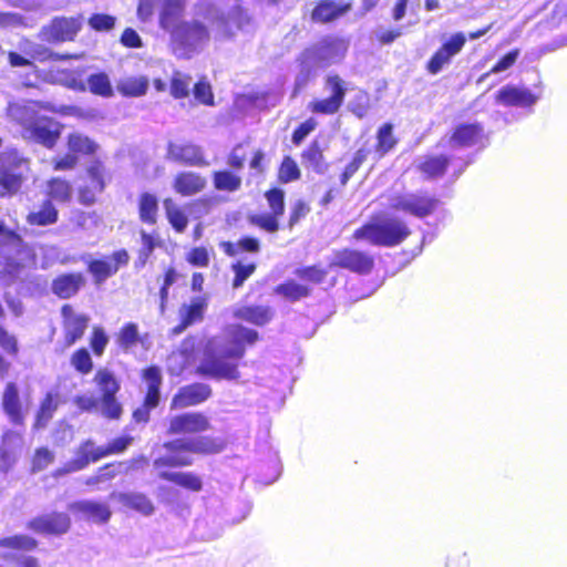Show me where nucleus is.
I'll list each match as a JSON object with an SVG mask.
<instances>
[{"mask_svg": "<svg viewBox=\"0 0 567 567\" xmlns=\"http://www.w3.org/2000/svg\"><path fill=\"white\" fill-rule=\"evenodd\" d=\"M258 339V332L241 324H229L221 336L208 340L198 372L213 379L239 378L237 361L246 352V346Z\"/></svg>", "mask_w": 567, "mask_h": 567, "instance_id": "f257e3e1", "label": "nucleus"}, {"mask_svg": "<svg viewBox=\"0 0 567 567\" xmlns=\"http://www.w3.org/2000/svg\"><path fill=\"white\" fill-rule=\"evenodd\" d=\"M186 0H161L159 25L171 33L173 50L178 58L190 59L210 39L208 28L198 19L179 21Z\"/></svg>", "mask_w": 567, "mask_h": 567, "instance_id": "f03ea898", "label": "nucleus"}, {"mask_svg": "<svg viewBox=\"0 0 567 567\" xmlns=\"http://www.w3.org/2000/svg\"><path fill=\"white\" fill-rule=\"evenodd\" d=\"M195 13L210 24L216 39L230 37L246 22L239 0H199Z\"/></svg>", "mask_w": 567, "mask_h": 567, "instance_id": "7ed1b4c3", "label": "nucleus"}, {"mask_svg": "<svg viewBox=\"0 0 567 567\" xmlns=\"http://www.w3.org/2000/svg\"><path fill=\"white\" fill-rule=\"evenodd\" d=\"M163 447L167 454L154 460L153 466L156 470L190 465L193 463L192 454L218 453L221 451L223 444L209 436H196L168 441L164 443Z\"/></svg>", "mask_w": 567, "mask_h": 567, "instance_id": "20e7f679", "label": "nucleus"}, {"mask_svg": "<svg viewBox=\"0 0 567 567\" xmlns=\"http://www.w3.org/2000/svg\"><path fill=\"white\" fill-rule=\"evenodd\" d=\"M94 382L101 393V399L85 393L76 395L73 400L74 404L81 411L92 412L100 410L107 419H118L122 414V406L115 398L120 390V384L114 374L106 369H101L95 373Z\"/></svg>", "mask_w": 567, "mask_h": 567, "instance_id": "39448f33", "label": "nucleus"}, {"mask_svg": "<svg viewBox=\"0 0 567 567\" xmlns=\"http://www.w3.org/2000/svg\"><path fill=\"white\" fill-rule=\"evenodd\" d=\"M408 225L398 219L389 218L379 223H369L354 231L355 239H365L375 246L392 247L401 244L409 235Z\"/></svg>", "mask_w": 567, "mask_h": 567, "instance_id": "423d86ee", "label": "nucleus"}, {"mask_svg": "<svg viewBox=\"0 0 567 567\" xmlns=\"http://www.w3.org/2000/svg\"><path fill=\"white\" fill-rule=\"evenodd\" d=\"M29 172V159L12 148L0 153V197L19 192Z\"/></svg>", "mask_w": 567, "mask_h": 567, "instance_id": "0eeeda50", "label": "nucleus"}, {"mask_svg": "<svg viewBox=\"0 0 567 567\" xmlns=\"http://www.w3.org/2000/svg\"><path fill=\"white\" fill-rule=\"evenodd\" d=\"M347 49L348 47L343 40L333 37L323 38L303 51L301 64L307 70L311 68H326L340 62Z\"/></svg>", "mask_w": 567, "mask_h": 567, "instance_id": "6e6552de", "label": "nucleus"}, {"mask_svg": "<svg viewBox=\"0 0 567 567\" xmlns=\"http://www.w3.org/2000/svg\"><path fill=\"white\" fill-rule=\"evenodd\" d=\"M472 162L473 158L470 155H427L417 159L416 167L426 179H437L445 174L449 166H452V176L457 179Z\"/></svg>", "mask_w": 567, "mask_h": 567, "instance_id": "1a4fd4ad", "label": "nucleus"}, {"mask_svg": "<svg viewBox=\"0 0 567 567\" xmlns=\"http://www.w3.org/2000/svg\"><path fill=\"white\" fill-rule=\"evenodd\" d=\"M440 200L426 192L406 193L394 196L390 199V207L413 215L417 218H424L434 213Z\"/></svg>", "mask_w": 567, "mask_h": 567, "instance_id": "9d476101", "label": "nucleus"}, {"mask_svg": "<svg viewBox=\"0 0 567 567\" xmlns=\"http://www.w3.org/2000/svg\"><path fill=\"white\" fill-rule=\"evenodd\" d=\"M83 17H55L40 30L39 37L48 43L73 41L81 31Z\"/></svg>", "mask_w": 567, "mask_h": 567, "instance_id": "9b49d317", "label": "nucleus"}, {"mask_svg": "<svg viewBox=\"0 0 567 567\" xmlns=\"http://www.w3.org/2000/svg\"><path fill=\"white\" fill-rule=\"evenodd\" d=\"M324 90L330 92V96L311 102L310 109L317 114L331 115L337 113L343 104L347 93L346 83L339 75L329 74L324 81Z\"/></svg>", "mask_w": 567, "mask_h": 567, "instance_id": "f8f14e48", "label": "nucleus"}, {"mask_svg": "<svg viewBox=\"0 0 567 567\" xmlns=\"http://www.w3.org/2000/svg\"><path fill=\"white\" fill-rule=\"evenodd\" d=\"M540 99V92L535 93L524 85L506 84L495 94V103L504 107H533Z\"/></svg>", "mask_w": 567, "mask_h": 567, "instance_id": "ddd939ff", "label": "nucleus"}, {"mask_svg": "<svg viewBox=\"0 0 567 567\" xmlns=\"http://www.w3.org/2000/svg\"><path fill=\"white\" fill-rule=\"evenodd\" d=\"M22 135L25 140L53 148L61 135V125L54 118L41 115Z\"/></svg>", "mask_w": 567, "mask_h": 567, "instance_id": "4468645a", "label": "nucleus"}, {"mask_svg": "<svg viewBox=\"0 0 567 567\" xmlns=\"http://www.w3.org/2000/svg\"><path fill=\"white\" fill-rule=\"evenodd\" d=\"M483 135V126L478 123L457 125L450 137H443L440 146L449 147L451 154L476 145Z\"/></svg>", "mask_w": 567, "mask_h": 567, "instance_id": "2eb2a0df", "label": "nucleus"}, {"mask_svg": "<svg viewBox=\"0 0 567 567\" xmlns=\"http://www.w3.org/2000/svg\"><path fill=\"white\" fill-rule=\"evenodd\" d=\"M374 266V259L370 255L354 250L343 249L333 252L329 267L348 269L360 275L369 274Z\"/></svg>", "mask_w": 567, "mask_h": 567, "instance_id": "dca6fc26", "label": "nucleus"}, {"mask_svg": "<svg viewBox=\"0 0 567 567\" xmlns=\"http://www.w3.org/2000/svg\"><path fill=\"white\" fill-rule=\"evenodd\" d=\"M466 38L464 33L456 32L445 41L442 47L432 55L426 64V70L431 74H439L446 65H449L452 59L461 52Z\"/></svg>", "mask_w": 567, "mask_h": 567, "instance_id": "f3484780", "label": "nucleus"}, {"mask_svg": "<svg viewBox=\"0 0 567 567\" xmlns=\"http://www.w3.org/2000/svg\"><path fill=\"white\" fill-rule=\"evenodd\" d=\"M167 159L188 165L207 166L200 146L190 142H169L167 145Z\"/></svg>", "mask_w": 567, "mask_h": 567, "instance_id": "a211bd4d", "label": "nucleus"}, {"mask_svg": "<svg viewBox=\"0 0 567 567\" xmlns=\"http://www.w3.org/2000/svg\"><path fill=\"white\" fill-rule=\"evenodd\" d=\"M130 260L128 252L120 249L111 256L110 259H94L87 264L90 274L94 277L96 284H102L107 278L117 272L118 268L125 266Z\"/></svg>", "mask_w": 567, "mask_h": 567, "instance_id": "6ab92c4d", "label": "nucleus"}, {"mask_svg": "<svg viewBox=\"0 0 567 567\" xmlns=\"http://www.w3.org/2000/svg\"><path fill=\"white\" fill-rule=\"evenodd\" d=\"M71 520L68 514L53 512L31 519L28 528L39 534L61 535L69 530Z\"/></svg>", "mask_w": 567, "mask_h": 567, "instance_id": "aec40b11", "label": "nucleus"}, {"mask_svg": "<svg viewBox=\"0 0 567 567\" xmlns=\"http://www.w3.org/2000/svg\"><path fill=\"white\" fill-rule=\"evenodd\" d=\"M40 104L33 101L10 102L7 107L8 118L22 127L25 132L42 115Z\"/></svg>", "mask_w": 567, "mask_h": 567, "instance_id": "412c9836", "label": "nucleus"}, {"mask_svg": "<svg viewBox=\"0 0 567 567\" xmlns=\"http://www.w3.org/2000/svg\"><path fill=\"white\" fill-rule=\"evenodd\" d=\"M209 429L208 419L197 412H186L169 420L168 434L202 433Z\"/></svg>", "mask_w": 567, "mask_h": 567, "instance_id": "4be33fe9", "label": "nucleus"}, {"mask_svg": "<svg viewBox=\"0 0 567 567\" xmlns=\"http://www.w3.org/2000/svg\"><path fill=\"white\" fill-rule=\"evenodd\" d=\"M210 394L212 389L206 383L196 382L182 386L172 400V409L197 405L206 401Z\"/></svg>", "mask_w": 567, "mask_h": 567, "instance_id": "5701e85b", "label": "nucleus"}, {"mask_svg": "<svg viewBox=\"0 0 567 567\" xmlns=\"http://www.w3.org/2000/svg\"><path fill=\"white\" fill-rule=\"evenodd\" d=\"M61 312L64 319L65 343L70 347L83 337L90 318L86 315L75 313L70 305H64Z\"/></svg>", "mask_w": 567, "mask_h": 567, "instance_id": "b1692460", "label": "nucleus"}, {"mask_svg": "<svg viewBox=\"0 0 567 567\" xmlns=\"http://www.w3.org/2000/svg\"><path fill=\"white\" fill-rule=\"evenodd\" d=\"M70 511L83 514L87 519L96 524H105L110 520L112 512L105 503L83 499L76 501L69 506Z\"/></svg>", "mask_w": 567, "mask_h": 567, "instance_id": "393cba45", "label": "nucleus"}, {"mask_svg": "<svg viewBox=\"0 0 567 567\" xmlns=\"http://www.w3.org/2000/svg\"><path fill=\"white\" fill-rule=\"evenodd\" d=\"M85 284L81 272L63 274L56 277L51 285L52 292L61 299H69L75 296Z\"/></svg>", "mask_w": 567, "mask_h": 567, "instance_id": "a878e982", "label": "nucleus"}, {"mask_svg": "<svg viewBox=\"0 0 567 567\" xmlns=\"http://www.w3.org/2000/svg\"><path fill=\"white\" fill-rule=\"evenodd\" d=\"M2 409L13 424L23 422L22 403L18 385L14 382H9L6 385L2 395Z\"/></svg>", "mask_w": 567, "mask_h": 567, "instance_id": "bb28decb", "label": "nucleus"}, {"mask_svg": "<svg viewBox=\"0 0 567 567\" xmlns=\"http://www.w3.org/2000/svg\"><path fill=\"white\" fill-rule=\"evenodd\" d=\"M103 454L102 446H96L92 440H86L81 443L75 452V457L70 461L71 470L82 471L91 462H97L103 458Z\"/></svg>", "mask_w": 567, "mask_h": 567, "instance_id": "cd10ccee", "label": "nucleus"}, {"mask_svg": "<svg viewBox=\"0 0 567 567\" xmlns=\"http://www.w3.org/2000/svg\"><path fill=\"white\" fill-rule=\"evenodd\" d=\"M233 316L256 326H265L271 320L272 312L269 307L265 306H240L234 308Z\"/></svg>", "mask_w": 567, "mask_h": 567, "instance_id": "c85d7f7f", "label": "nucleus"}, {"mask_svg": "<svg viewBox=\"0 0 567 567\" xmlns=\"http://www.w3.org/2000/svg\"><path fill=\"white\" fill-rule=\"evenodd\" d=\"M112 497L116 498L123 506L134 509L142 515L150 516L154 513V505L152 501L143 493H113Z\"/></svg>", "mask_w": 567, "mask_h": 567, "instance_id": "c756f323", "label": "nucleus"}, {"mask_svg": "<svg viewBox=\"0 0 567 567\" xmlns=\"http://www.w3.org/2000/svg\"><path fill=\"white\" fill-rule=\"evenodd\" d=\"M143 379L147 385V393L145 396V406L147 409H154L157 406L161 399V384H162V372L158 367L152 365L144 370Z\"/></svg>", "mask_w": 567, "mask_h": 567, "instance_id": "7c9ffc66", "label": "nucleus"}, {"mask_svg": "<svg viewBox=\"0 0 567 567\" xmlns=\"http://www.w3.org/2000/svg\"><path fill=\"white\" fill-rule=\"evenodd\" d=\"M206 186V179L194 172L179 173L174 181V189L183 196L199 193Z\"/></svg>", "mask_w": 567, "mask_h": 567, "instance_id": "2f4dec72", "label": "nucleus"}, {"mask_svg": "<svg viewBox=\"0 0 567 567\" xmlns=\"http://www.w3.org/2000/svg\"><path fill=\"white\" fill-rule=\"evenodd\" d=\"M350 10V4H341L332 0L320 1L312 11L316 22H331Z\"/></svg>", "mask_w": 567, "mask_h": 567, "instance_id": "473e14b6", "label": "nucleus"}, {"mask_svg": "<svg viewBox=\"0 0 567 567\" xmlns=\"http://www.w3.org/2000/svg\"><path fill=\"white\" fill-rule=\"evenodd\" d=\"M301 164L317 174H324L328 164L317 141L312 142L301 154Z\"/></svg>", "mask_w": 567, "mask_h": 567, "instance_id": "72a5a7b5", "label": "nucleus"}, {"mask_svg": "<svg viewBox=\"0 0 567 567\" xmlns=\"http://www.w3.org/2000/svg\"><path fill=\"white\" fill-rule=\"evenodd\" d=\"M207 309V301L204 297H194L189 303H184L179 308V318L185 321V324H194L204 318Z\"/></svg>", "mask_w": 567, "mask_h": 567, "instance_id": "f704fd0d", "label": "nucleus"}, {"mask_svg": "<svg viewBox=\"0 0 567 567\" xmlns=\"http://www.w3.org/2000/svg\"><path fill=\"white\" fill-rule=\"evenodd\" d=\"M16 442H22V439L14 432L8 431L3 434L0 444V471L7 473L17 460V454L7 445Z\"/></svg>", "mask_w": 567, "mask_h": 567, "instance_id": "c9c22d12", "label": "nucleus"}, {"mask_svg": "<svg viewBox=\"0 0 567 567\" xmlns=\"http://www.w3.org/2000/svg\"><path fill=\"white\" fill-rule=\"evenodd\" d=\"M20 49L27 56L30 58L31 61L37 60L40 62H45L50 60L58 61L65 59L64 56L52 52L44 44L34 43L31 41H24L23 43H21Z\"/></svg>", "mask_w": 567, "mask_h": 567, "instance_id": "e433bc0d", "label": "nucleus"}, {"mask_svg": "<svg viewBox=\"0 0 567 567\" xmlns=\"http://www.w3.org/2000/svg\"><path fill=\"white\" fill-rule=\"evenodd\" d=\"M148 90V79L146 76H130L117 83V91L123 96H142Z\"/></svg>", "mask_w": 567, "mask_h": 567, "instance_id": "4c0bfd02", "label": "nucleus"}, {"mask_svg": "<svg viewBox=\"0 0 567 567\" xmlns=\"http://www.w3.org/2000/svg\"><path fill=\"white\" fill-rule=\"evenodd\" d=\"M158 476L162 480L173 482L190 491L197 492L202 489L200 478L193 473L161 471Z\"/></svg>", "mask_w": 567, "mask_h": 567, "instance_id": "58836bf2", "label": "nucleus"}, {"mask_svg": "<svg viewBox=\"0 0 567 567\" xmlns=\"http://www.w3.org/2000/svg\"><path fill=\"white\" fill-rule=\"evenodd\" d=\"M158 210V199L154 194L143 193L138 200L140 218L143 223L154 225Z\"/></svg>", "mask_w": 567, "mask_h": 567, "instance_id": "ea45409f", "label": "nucleus"}, {"mask_svg": "<svg viewBox=\"0 0 567 567\" xmlns=\"http://www.w3.org/2000/svg\"><path fill=\"white\" fill-rule=\"evenodd\" d=\"M59 406V398L56 393L48 392L42 400L39 411L37 413L34 426L37 429L45 427L52 419L54 412Z\"/></svg>", "mask_w": 567, "mask_h": 567, "instance_id": "a19ab883", "label": "nucleus"}, {"mask_svg": "<svg viewBox=\"0 0 567 567\" xmlns=\"http://www.w3.org/2000/svg\"><path fill=\"white\" fill-rule=\"evenodd\" d=\"M58 220V210L51 200H45L38 212L28 215L31 225L48 226Z\"/></svg>", "mask_w": 567, "mask_h": 567, "instance_id": "79ce46f5", "label": "nucleus"}, {"mask_svg": "<svg viewBox=\"0 0 567 567\" xmlns=\"http://www.w3.org/2000/svg\"><path fill=\"white\" fill-rule=\"evenodd\" d=\"M87 86L90 92L103 97L113 95V87L109 75L105 72H97L87 76Z\"/></svg>", "mask_w": 567, "mask_h": 567, "instance_id": "37998d69", "label": "nucleus"}, {"mask_svg": "<svg viewBox=\"0 0 567 567\" xmlns=\"http://www.w3.org/2000/svg\"><path fill=\"white\" fill-rule=\"evenodd\" d=\"M213 182L216 189L225 192H236L241 185V178L230 171L215 172Z\"/></svg>", "mask_w": 567, "mask_h": 567, "instance_id": "c03bdc74", "label": "nucleus"}, {"mask_svg": "<svg viewBox=\"0 0 567 567\" xmlns=\"http://www.w3.org/2000/svg\"><path fill=\"white\" fill-rule=\"evenodd\" d=\"M276 293L285 297L290 301H298L310 295L307 286L300 285L293 280L286 281L276 287Z\"/></svg>", "mask_w": 567, "mask_h": 567, "instance_id": "a18cd8bd", "label": "nucleus"}, {"mask_svg": "<svg viewBox=\"0 0 567 567\" xmlns=\"http://www.w3.org/2000/svg\"><path fill=\"white\" fill-rule=\"evenodd\" d=\"M68 146L70 152L73 154L79 153L90 155L94 154L97 150V144L94 141L80 133H73L69 135Z\"/></svg>", "mask_w": 567, "mask_h": 567, "instance_id": "49530a36", "label": "nucleus"}, {"mask_svg": "<svg viewBox=\"0 0 567 567\" xmlns=\"http://www.w3.org/2000/svg\"><path fill=\"white\" fill-rule=\"evenodd\" d=\"M48 195L60 203L69 202L72 196V186L59 177L52 178L48 182Z\"/></svg>", "mask_w": 567, "mask_h": 567, "instance_id": "de8ad7c7", "label": "nucleus"}, {"mask_svg": "<svg viewBox=\"0 0 567 567\" xmlns=\"http://www.w3.org/2000/svg\"><path fill=\"white\" fill-rule=\"evenodd\" d=\"M163 205L172 227L176 231L183 233L188 224L186 215L176 206V204L171 198H166Z\"/></svg>", "mask_w": 567, "mask_h": 567, "instance_id": "09e8293b", "label": "nucleus"}, {"mask_svg": "<svg viewBox=\"0 0 567 567\" xmlns=\"http://www.w3.org/2000/svg\"><path fill=\"white\" fill-rule=\"evenodd\" d=\"M140 235L141 248L138 249V255L134 262L136 269H142L145 267L148 258L156 247V240L153 235L146 233L145 230H141Z\"/></svg>", "mask_w": 567, "mask_h": 567, "instance_id": "8fccbe9b", "label": "nucleus"}, {"mask_svg": "<svg viewBox=\"0 0 567 567\" xmlns=\"http://www.w3.org/2000/svg\"><path fill=\"white\" fill-rule=\"evenodd\" d=\"M224 251L228 256H236L241 251L258 252L260 249L259 240L255 237H243L237 243H224Z\"/></svg>", "mask_w": 567, "mask_h": 567, "instance_id": "3c124183", "label": "nucleus"}, {"mask_svg": "<svg viewBox=\"0 0 567 567\" xmlns=\"http://www.w3.org/2000/svg\"><path fill=\"white\" fill-rule=\"evenodd\" d=\"M38 545V542L28 535H13L10 537L0 538V547L11 548L24 551L33 550Z\"/></svg>", "mask_w": 567, "mask_h": 567, "instance_id": "603ef678", "label": "nucleus"}, {"mask_svg": "<svg viewBox=\"0 0 567 567\" xmlns=\"http://www.w3.org/2000/svg\"><path fill=\"white\" fill-rule=\"evenodd\" d=\"M377 140V152L381 156L391 151L396 144V140L393 136V125L391 123L383 124L378 130Z\"/></svg>", "mask_w": 567, "mask_h": 567, "instance_id": "864d4df0", "label": "nucleus"}, {"mask_svg": "<svg viewBox=\"0 0 567 567\" xmlns=\"http://www.w3.org/2000/svg\"><path fill=\"white\" fill-rule=\"evenodd\" d=\"M192 78L183 72L175 71L171 81V94L175 99H184L189 94Z\"/></svg>", "mask_w": 567, "mask_h": 567, "instance_id": "5fc2aeb1", "label": "nucleus"}, {"mask_svg": "<svg viewBox=\"0 0 567 567\" xmlns=\"http://www.w3.org/2000/svg\"><path fill=\"white\" fill-rule=\"evenodd\" d=\"M519 53L520 52L518 49H514V50L507 52L504 56H502L498 60V62L491 69V71L482 74L478 78L477 83L484 82L491 74L502 73V72L511 69L517 61Z\"/></svg>", "mask_w": 567, "mask_h": 567, "instance_id": "6e6d98bb", "label": "nucleus"}, {"mask_svg": "<svg viewBox=\"0 0 567 567\" xmlns=\"http://www.w3.org/2000/svg\"><path fill=\"white\" fill-rule=\"evenodd\" d=\"M89 186L95 193L100 194L104 190V166L101 162L92 163L87 168Z\"/></svg>", "mask_w": 567, "mask_h": 567, "instance_id": "4d7b16f0", "label": "nucleus"}, {"mask_svg": "<svg viewBox=\"0 0 567 567\" xmlns=\"http://www.w3.org/2000/svg\"><path fill=\"white\" fill-rule=\"evenodd\" d=\"M295 275L301 279L312 284H321L328 275V270L319 266L300 267L295 270Z\"/></svg>", "mask_w": 567, "mask_h": 567, "instance_id": "13d9d810", "label": "nucleus"}, {"mask_svg": "<svg viewBox=\"0 0 567 567\" xmlns=\"http://www.w3.org/2000/svg\"><path fill=\"white\" fill-rule=\"evenodd\" d=\"M140 340L138 327L134 322L124 324L118 333V344L123 349H130Z\"/></svg>", "mask_w": 567, "mask_h": 567, "instance_id": "bf43d9fd", "label": "nucleus"}, {"mask_svg": "<svg viewBox=\"0 0 567 567\" xmlns=\"http://www.w3.org/2000/svg\"><path fill=\"white\" fill-rule=\"evenodd\" d=\"M231 269L235 274L233 287L238 289L255 272L256 265L254 262L245 265L240 261H237L231 266Z\"/></svg>", "mask_w": 567, "mask_h": 567, "instance_id": "052dcab7", "label": "nucleus"}, {"mask_svg": "<svg viewBox=\"0 0 567 567\" xmlns=\"http://www.w3.org/2000/svg\"><path fill=\"white\" fill-rule=\"evenodd\" d=\"M300 177V169L297 163L289 156H286L279 168V179L282 183H290Z\"/></svg>", "mask_w": 567, "mask_h": 567, "instance_id": "680f3d73", "label": "nucleus"}, {"mask_svg": "<svg viewBox=\"0 0 567 567\" xmlns=\"http://www.w3.org/2000/svg\"><path fill=\"white\" fill-rule=\"evenodd\" d=\"M266 199L272 214L276 216L284 215L285 212V192L281 188H271L266 194Z\"/></svg>", "mask_w": 567, "mask_h": 567, "instance_id": "e2e57ef3", "label": "nucleus"}, {"mask_svg": "<svg viewBox=\"0 0 567 567\" xmlns=\"http://www.w3.org/2000/svg\"><path fill=\"white\" fill-rule=\"evenodd\" d=\"M71 363L76 371L83 374L89 373L93 365L90 352L85 348L79 349L73 353Z\"/></svg>", "mask_w": 567, "mask_h": 567, "instance_id": "0e129e2a", "label": "nucleus"}, {"mask_svg": "<svg viewBox=\"0 0 567 567\" xmlns=\"http://www.w3.org/2000/svg\"><path fill=\"white\" fill-rule=\"evenodd\" d=\"M278 217L275 214H258L250 216V223L265 229L268 233H276L279 229Z\"/></svg>", "mask_w": 567, "mask_h": 567, "instance_id": "69168bd1", "label": "nucleus"}, {"mask_svg": "<svg viewBox=\"0 0 567 567\" xmlns=\"http://www.w3.org/2000/svg\"><path fill=\"white\" fill-rule=\"evenodd\" d=\"M133 442L131 435H123L112 440L106 446H102L103 457L123 453Z\"/></svg>", "mask_w": 567, "mask_h": 567, "instance_id": "338daca9", "label": "nucleus"}, {"mask_svg": "<svg viewBox=\"0 0 567 567\" xmlns=\"http://www.w3.org/2000/svg\"><path fill=\"white\" fill-rule=\"evenodd\" d=\"M90 27L95 31H109L115 24V18L110 14L94 13L89 19Z\"/></svg>", "mask_w": 567, "mask_h": 567, "instance_id": "774afa93", "label": "nucleus"}]
</instances>
